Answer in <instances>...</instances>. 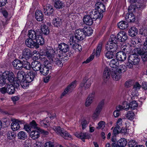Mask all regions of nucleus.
<instances>
[{
	"label": "nucleus",
	"instance_id": "nucleus-22",
	"mask_svg": "<svg viewBox=\"0 0 147 147\" xmlns=\"http://www.w3.org/2000/svg\"><path fill=\"white\" fill-rule=\"evenodd\" d=\"M92 18L88 14L85 16L83 18V22L86 25L91 26L93 23Z\"/></svg>",
	"mask_w": 147,
	"mask_h": 147
},
{
	"label": "nucleus",
	"instance_id": "nucleus-55",
	"mask_svg": "<svg viewBox=\"0 0 147 147\" xmlns=\"http://www.w3.org/2000/svg\"><path fill=\"white\" fill-rule=\"evenodd\" d=\"M128 130V129L127 128L122 127L121 128H120L119 129V131H118L117 134L120 133H121L125 135L127 133Z\"/></svg>",
	"mask_w": 147,
	"mask_h": 147
},
{
	"label": "nucleus",
	"instance_id": "nucleus-39",
	"mask_svg": "<svg viewBox=\"0 0 147 147\" xmlns=\"http://www.w3.org/2000/svg\"><path fill=\"white\" fill-rule=\"evenodd\" d=\"M36 40V42L38 45H42L44 43V40L41 35L38 34L37 37L35 40Z\"/></svg>",
	"mask_w": 147,
	"mask_h": 147
},
{
	"label": "nucleus",
	"instance_id": "nucleus-8",
	"mask_svg": "<svg viewBox=\"0 0 147 147\" xmlns=\"http://www.w3.org/2000/svg\"><path fill=\"white\" fill-rule=\"evenodd\" d=\"M75 33V38L78 41L83 40L85 37L82 29H79L76 30Z\"/></svg>",
	"mask_w": 147,
	"mask_h": 147
},
{
	"label": "nucleus",
	"instance_id": "nucleus-11",
	"mask_svg": "<svg viewBox=\"0 0 147 147\" xmlns=\"http://www.w3.org/2000/svg\"><path fill=\"white\" fill-rule=\"evenodd\" d=\"M33 40L30 38H28L25 41L26 45L28 47L33 48L35 47L36 48H39V45H37L36 42L34 41Z\"/></svg>",
	"mask_w": 147,
	"mask_h": 147
},
{
	"label": "nucleus",
	"instance_id": "nucleus-3",
	"mask_svg": "<svg viewBox=\"0 0 147 147\" xmlns=\"http://www.w3.org/2000/svg\"><path fill=\"white\" fill-rule=\"evenodd\" d=\"M51 68V64L48 60H46L44 61V65H42L40 71L42 74L45 76L48 74L49 70Z\"/></svg>",
	"mask_w": 147,
	"mask_h": 147
},
{
	"label": "nucleus",
	"instance_id": "nucleus-25",
	"mask_svg": "<svg viewBox=\"0 0 147 147\" xmlns=\"http://www.w3.org/2000/svg\"><path fill=\"white\" fill-rule=\"evenodd\" d=\"M125 19L128 22H132L135 21V17L132 13H129L126 15Z\"/></svg>",
	"mask_w": 147,
	"mask_h": 147
},
{
	"label": "nucleus",
	"instance_id": "nucleus-42",
	"mask_svg": "<svg viewBox=\"0 0 147 147\" xmlns=\"http://www.w3.org/2000/svg\"><path fill=\"white\" fill-rule=\"evenodd\" d=\"M61 136L65 139L71 140L72 139L71 136L66 131H64L62 134H61Z\"/></svg>",
	"mask_w": 147,
	"mask_h": 147
},
{
	"label": "nucleus",
	"instance_id": "nucleus-58",
	"mask_svg": "<svg viewBox=\"0 0 147 147\" xmlns=\"http://www.w3.org/2000/svg\"><path fill=\"white\" fill-rule=\"evenodd\" d=\"M94 55L95 53H93L90 56L86 61L83 62V63H87L90 62L94 59Z\"/></svg>",
	"mask_w": 147,
	"mask_h": 147
},
{
	"label": "nucleus",
	"instance_id": "nucleus-50",
	"mask_svg": "<svg viewBox=\"0 0 147 147\" xmlns=\"http://www.w3.org/2000/svg\"><path fill=\"white\" fill-rule=\"evenodd\" d=\"M73 49L75 50L76 51H82V47L81 45L77 44H74L72 47Z\"/></svg>",
	"mask_w": 147,
	"mask_h": 147
},
{
	"label": "nucleus",
	"instance_id": "nucleus-64",
	"mask_svg": "<svg viewBox=\"0 0 147 147\" xmlns=\"http://www.w3.org/2000/svg\"><path fill=\"white\" fill-rule=\"evenodd\" d=\"M44 147H54V145L53 142H48L45 143Z\"/></svg>",
	"mask_w": 147,
	"mask_h": 147
},
{
	"label": "nucleus",
	"instance_id": "nucleus-1",
	"mask_svg": "<svg viewBox=\"0 0 147 147\" xmlns=\"http://www.w3.org/2000/svg\"><path fill=\"white\" fill-rule=\"evenodd\" d=\"M69 49L68 45L64 43H61L59 44L58 47L55 49V53L56 55L59 57L63 56V53H65Z\"/></svg>",
	"mask_w": 147,
	"mask_h": 147
},
{
	"label": "nucleus",
	"instance_id": "nucleus-4",
	"mask_svg": "<svg viewBox=\"0 0 147 147\" xmlns=\"http://www.w3.org/2000/svg\"><path fill=\"white\" fill-rule=\"evenodd\" d=\"M87 13L92 18L96 20L99 19L100 20L103 17V14L98 12L96 9L89 10L87 11Z\"/></svg>",
	"mask_w": 147,
	"mask_h": 147
},
{
	"label": "nucleus",
	"instance_id": "nucleus-23",
	"mask_svg": "<svg viewBox=\"0 0 147 147\" xmlns=\"http://www.w3.org/2000/svg\"><path fill=\"white\" fill-rule=\"evenodd\" d=\"M32 68L34 71L40 70L42 65L40 62L36 61L32 62Z\"/></svg>",
	"mask_w": 147,
	"mask_h": 147
},
{
	"label": "nucleus",
	"instance_id": "nucleus-6",
	"mask_svg": "<svg viewBox=\"0 0 147 147\" xmlns=\"http://www.w3.org/2000/svg\"><path fill=\"white\" fill-rule=\"evenodd\" d=\"M5 80H7L10 82H12L14 80V76L13 72L9 71H4L2 74Z\"/></svg>",
	"mask_w": 147,
	"mask_h": 147
},
{
	"label": "nucleus",
	"instance_id": "nucleus-31",
	"mask_svg": "<svg viewBox=\"0 0 147 147\" xmlns=\"http://www.w3.org/2000/svg\"><path fill=\"white\" fill-rule=\"evenodd\" d=\"M7 93L9 94H14L15 91V87L11 84H8L6 87Z\"/></svg>",
	"mask_w": 147,
	"mask_h": 147
},
{
	"label": "nucleus",
	"instance_id": "nucleus-2",
	"mask_svg": "<svg viewBox=\"0 0 147 147\" xmlns=\"http://www.w3.org/2000/svg\"><path fill=\"white\" fill-rule=\"evenodd\" d=\"M37 74L36 71H30L26 75V80H24L23 84H22V86L23 88H25L28 85L27 83H29L33 81Z\"/></svg>",
	"mask_w": 147,
	"mask_h": 147
},
{
	"label": "nucleus",
	"instance_id": "nucleus-41",
	"mask_svg": "<svg viewBox=\"0 0 147 147\" xmlns=\"http://www.w3.org/2000/svg\"><path fill=\"white\" fill-rule=\"evenodd\" d=\"M64 6V3L60 0L57 1L55 2L54 6L56 9L62 8Z\"/></svg>",
	"mask_w": 147,
	"mask_h": 147
},
{
	"label": "nucleus",
	"instance_id": "nucleus-21",
	"mask_svg": "<svg viewBox=\"0 0 147 147\" xmlns=\"http://www.w3.org/2000/svg\"><path fill=\"white\" fill-rule=\"evenodd\" d=\"M12 65L15 69H21L22 68V62L18 59H16L13 62Z\"/></svg>",
	"mask_w": 147,
	"mask_h": 147
},
{
	"label": "nucleus",
	"instance_id": "nucleus-53",
	"mask_svg": "<svg viewBox=\"0 0 147 147\" xmlns=\"http://www.w3.org/2000/svg\"><path fill=\"white\" fill-rule=\"evenodd\" d=\"M105 122L104 121H101L98 123V126L96 128L98 129H102L105 127Z\"/></svg>",
	"mask_w": 147,
	"mask_h": 147
},
{
	"label": "nucleus",
	"instance_id": "nucleus-29",
	"mask_svg": "<svg viewBox=\"0 0 147 147\" xmlns=\"http://www.w3.org/2000/svg\"><path fill=\"white\" fill-rule=\"evenodd\" d=\"M18 139L20 140H24L27 138V133L23 131H19L17 134Z\"/></svg>",
	"mask_w": 147,
	"mask_h": 147
},
{
	"label": "nucleus",
	"instance_id": "nucleus-40",
	"mask_svg": "<svg viewBox=\"0 0 147 147\" xmlns=\"http://www.w3.org/2000/svg\"><path fill=\"white\" fill-rule=\"evenodd\" d=\"M41 30L42 32L45 34H48L49 32V30L48 27L45 24L41 25Z\"/></svg>",
	"mask_w": 147,
	"mask_h": 147
},
{
	"label": "nucleus",
	"instance_id": "nucleus-32",
	"mask_svg": "<svg viewBox=\"0 0 147 147\" xmlns=\"http://www.w3.org/2000/svg\"><path fill=\"white\" fill-rule=\"evenodd\" d=\"M25 73L24 72L22 71H19L17 74V79L20 82H24V78Z\"/></svg>",
	"mask_w": 147,
	"mask_h": 147
},
{
	"label": "nucleus",
	"instance_id": "nucleus-26",
	"mask_svg": "<svg viewBox=\"0 0 147 147\" xmlns=\"http://www.w3.org/2000/svg\"><path fill=\"white\" fill-rule=\"evenodd\" d=\"M118 27L121 30H124L126 29L129 26L128 23L124 21L120 22L117 24Z\"/></svg>",
	"mask_w": 147,
	"mask_h": 147
},
{
	"label": "nucleus",
	"instance_id": "nucleus-7",
	"mask_svg": "<svg viewBox=\"0 0 147 147\" xmlns=\"http://www.w3.org/2000/svg\"><path fill=\"white\" fill-rule=\"evenodd\" d=\"M93 81V79L92 77L89 78L86 81L83 80L80 84L79 88H83L85 90L87 89L90 87Z\"/></svg>",
	"mask_w": 147,
	"mask_h": 147
},
{
	"label": "nucleus",
	"instance_id": "nucleus-38",
	"mask_svg": "<svg viewBox=\"0 0 147 147\" xmlns=\"http://www.w3.org/2000/svg\"><path fill=\"white\" fill-rule=\"evenodd\" d=\"M137 29L136 28L134 27H131L129 31V35L131 37L135 36L137 34Z\"/></svg>",
	"mask_w": 147,
	"mask_h": 147
},
{
	"label": "nucleus",
	"instance_id": "nucleus-18",
	"mask_svg": "<svg viewBox=\"0 0 147 147\" xmlns=\"http://www.w3.org/2000/svg\"><path fill=\"white\" fill-rule=\"evenodd\" d=\"M75 135L76 137L82 140L84 142H85L84 140L85 139H89L90 138V134L86 133L76 132Z\"/></svg>",
	"mask_w": 147,
	"mask_h": 147
},
{
	"label": "nucleus",
	"instance_id": "nucleus-43",
	"mask_svg": "<svg viewBox=\"0 0 147 147\" xmlns=\"http://www.w3.org/2000/svg\"><path fill=\"white\" fill-rule=\"evenodd\" d=\"M53 129L58 135L60 136L64 131L63 128L59 126H54L53 127Z\"/></svg>",
	"mask_w": 147,
	"mask_h": 147
},
{
	"label": "nucleus",
	"instance_id": "nucleus-17",
	"mask_svg": "<svg viewBox=\"0 0 147 147\" xmlns=\"http://www.w3.org/2000/svg\"><path fill=\"white\" fill-rule=\"evenodd\" d=\"M43 9L45 15H50L53 13L54 11L53 7L50 4H47L45 7H44Z\"/></svg>",
	"mask_w": 147,
	"mask_h": 147
},
{
	"label": "nucleus",
	"instance_id": "nucleus-47",
	"mask_svg": "<svg viewBox=\"0 0 147 147\" xmlns=\"http://www.w3.org/2000/svg\"><path fill=\"white\" fill-rule=\"evenodd\" d=\"M126 116L128 119L130 120H132L134 118L135 114L132 111H129L127 112Z\"/></svg>",
	"mask_w": 147,
	"mask_h": 147
},
{
	"label": "nucleus",
	"instance_id": "nucleus-28",
	"mask_svg": "<svg viewBox=\"0 0 147 147\" xmlns=\"http://www.w3.org/2000/svg\"><path fill=\"white\" fill-rule=\"evenodd\" d=\"M40 131L37 130H32L30 134V137L33 140H36L40 136Z\"/></svg>",
	"mask_w": 147,
	"mask_h": 147
},
{
	"label": "nucleus",
	"instance_id": "nucleus-37",
	"mask_svg": "<svg viewBox=\"0 0 147 147\" xmlns=\"http://www.w3.org/2000/svg\"><path fill=\"white\" fill-rule=\"evenodd\" d=\"M61 23V19L57 17L55 18L53 20V24L55 27L59 26Z\"/></svg>",
	"mask_w": 147,
	"mask_h": 147
},
{
	"label": "nucleus",
	"instance_id": "nucleus-35",
	"mask_svg": "<svg viewBox=\"0 0 147 147\" xmlns=\"http://www.w3.org/2000/svg\"><path fill=\"white\" fill-rule=\"evenodd\" d=\"M126 67L124 65H121L118 66L115 70L119 73L121 74L125 72L126 70Z\"/></svg>",
	"mask_w": 147,
	"mask_h": 147
},
{
	"label": "nucleus",
	"instance_id": "nucleus-44",
	"mask_svg": "<svg viewBox=\"0 0 147 147\" xmlns=\"http://www.w3.org/2000/svg\"><path fill=\"white\" fill-rule=\"evenodd\" d=\"M22 68H24L27 70H30L31 69V65L30 63L27 61H24L22 62Z\"/></svg>",
	"mask_w": 147,
	"mask_h": 147
},
{
	"label": "nucleus",
	"instance_id": "nucleus-61",
	"mask_svg": "<svg viewBox=\"0 0 147 147\" xmlns=\"http://www.w3.org/2000/svg\"><path fill=\"white\" fill-rule=\"evenodd\" d=\"M88 124V122L85 120H82L81 122L82 129H84L86 127V126Z\"/></svg>",
	"mask_w": 147,
	"mask_h": 147
},
{
	"label": "nucleus",
	"instance_id": "nucleus-54",
	"mask_svg": "<svg viewBox=\"0 0 147 147\" xmlns=\"http://www.w3.org/2000/svg\"><path fill=\"white\" fill-rule=\"evenodd\" d=\"M93 101V100L87 97L85 102V105L86 107L90 106Z\"/></svg>",
	"mask_w": 147,
	"mask_h": 147
},
{
	"label": "nucleus",
	"instance_id": "nucleus-56",
	"mask_svg": "<svg viewBox=\"0 0 147 147\" xmlns=\"http://www.w3.org/2000/svg\"><path fill=\"white\" fill-rule=\"evenodd\" d=\"M106 57L109 59H111L113 58L114 55L113 52L109 51H108L105 54Z\"/></svg>",
	"mask_w": 147,
	"mask_h": 147
},
{
	"label": "nucleus",
	"instance_id": "nucleus-51",
	"mask_svg": "<svg viewBox=\"0 0 147 147\" xmlns=\"http://www.w3.org/2000/svg\"><path fill=\"white\" fill-rule=\"evenodd\" d=\"M134 54H138L139 55H142L143 54H144L145 51L143 49H141L140 48H136L134 50Z\"/></svg>",
	"mask_w": 147,
	"mask_h": 147
},
{
	"label": "nucleus",
	"instance_id": "nucleus-12",
	"mask_svg": "<svg viewBox=\"0 0 147 147\" xmlns=\"http://www.w3.org/2000/svg\"><path fill=\"white\" fill-rule=\"evenodd\" d=\"M54 53L56 55V53H55V49L53 50L52 48H50L49 50H47L46 52L45 55L50 61H53L54 59Z\"/></svg>",
	"mask_w": 147,
	"mask_h": 147
},
{
	"label": "nucleus",
	"instance_id": "nucleus-5",
	"mask_svg": "<svg viewBox=\"0 0 147 147\" xmlns=\"http://www.w3.org/2000/svg\"><path fill=\"white\" fill-rule=\"evenodd\" d=\"M24 122L23 121L18 119H14L11 125V129L13 131H16L19 129L20 128V124H24Z\"/></svg>",
	"mask_w": 147,
	"mask_h": 147
},
{
	"label": "nucleus",
	"instance_id": "nucleus-36",
	"mask_svg": "<svg viewBox=\"0 0 147 147\" xmlns=\"http://www.w3.org/2000/svg\"><path fill=\"white\" fill-rule=\"evenodd\" d=\"M119 65V62L117 59H112L110 61L109 63L110 66L113 68H116Z\"/></svg>",
	"mask_w": 147,
	"mask_h": 147
},
{
	"label": "nucleus",
	"instance_id": "nucleus-10",
	"mask_svg": "<svg viewBox=\"0 0 147 147\" xmlns=\"http://www.w3.org/2000/svg\"><path fill=\"white\" fill-rule=\"evenodd\" d=\"M22 55L21 59L24 58L27 60L31 57L32 51L30 49L26 48L23 50Z\"/></svg>",
	"mask_w": 147,
	"mask_h": 147
},
{
	"label": "nucleus",
	"instance_id": "nucleus-57",
	"mask_svg": "<svg viewBox=\"0 0 147 147\" xmlns=\"http://www.w3.org/2000/svg\"><path fill=\"white\" fill-rule=\"evenodd\" d=\"M5 80L2 74H0V86H3L6 83Z\"/></svg>",
	"mask_w": 147,
	"mask_h": 147
},
{
	"label": "nucleus",
	"instance_id": "nucleus-30",
	"mask_svg": "<svg viewBox=\"0 0 147 147\" xmlns=\"http://www.w3.org/2000/svg\"><path fill=\"white\" fill-rule=\"evenodd\" d=\"M102 108L97 106L92 115L93 119H96L98 118L102 109Z\"/></svg>",
	"mask_w": 147,
	"mask_h": 147
},
{
	"label": "nucleus",
	"instance_id": "nucleus-48",
	"mask_svg": "<svg viewBox=\"0 0 147 147\" xmlns=\"http://www.w3.org/2000/svg\"><path fill=\"white\" fill-rule=\"evenodd\" d=\"M30 125L31 127L38 131H40V128L37 126V124L33 120L32 122H31L30 123Z\"/></svg>",
	"mask_w": 147,
	"mask_h": 147
},
{
	"label": "nucleus",
	"instance_id": "nucleus-49",
	"mask_svg": "<svg viewBox=\"0 0 147 147\" xmlns=\"http://www.w3.org/2000/svg\"><path fill=\"white\" fill-rule=\"evenodd\" d=\"M130 108L132 110L136 109L138 106L137 102L135 101H132L129 104Z\"/></svg>",
	"mask_w": 147,
	"mask_h": 147
},
{
	"label": "nucleus",
	"instance_id": "nucleus-34",
	"mask_svg": "<svg viewBox=\"0 0 147 147\" xmlns=\"http://www.w3.org/2000/svg\"><path fill=\"white\" fill-rule=\"evenodd\" d=\"M82 30L85 36H89L92 33V29L89 27H84Z\"/></svg>",
	"mask_w": 147,
	"mask_h": 147
},
{
	"label": "nucleus",
	"instance_id": "nucleus-52",
	"mask_svg": "<svg viewBox=\"0 0 147 147\" xmlns=\"http://www.w3.org/2000/svg\"><path fill=\"white\" fill-rule=\"evenodd\" d=\"M53 61L56 65L60 67H61L63 66V63L58 58L55 59Z\"/></svg>",
	"mask_w": 147,
	"mask_h": 147
},
{
	"label": "nucleus",
	"instance_id": "nucleus-62",
	"mask_svg": "<svg viewBox=\"0 0 147 147\" xmlns=\"http://www.w3.org/2000/svg\"><path fill=\"white\" fill-rule=\"evenodd\" d=\"M124 110L126 111L128 110L130 108L129 104L127 102H124L123 104Z\"/></svg>",
	"mask_w": 147,
	"mask_h": 147
},
{
	"label": "nucleus",
	"instance_id": "nucleus-16",
	"mask_svg": "<svg viewBox=\"0 0 147 147\" xmlns=\"http://www.w3.org/2000/svg\"><path fill=\"white\" fill-rule=\"evenodd\" d=\"M95 8L96 10H98V12L102 14L105 11V7L104 5L100 2L96 3L95 5Z\"/></svg>",
	"mask_w": 147,
	"mask_h": 147
},
{
	"label": "nucleus",
	"instance_id": "nucleus-27",
	"mask_svg": "<svg viewBox=\"0 0 147 147\" xmlns=\"http://www.w3.org/2000/svg\"><path fill=\"white\" fill-rule=\"evenodd\" d=\"M111 75L112 78L115 81L119 80L121 78V74L115 70L112 71Z\"/></svg>",
	"mask_w": 147,
	"mask_h": 147
},
{
	"label": "nucleus",
	"instance_id": "nucleus-33",
	"mask_svg": "<svg viewBox=\"0 0 147 147\" xmlns=\"http://www.w3.org/2000/svg\"><path fill=\"white\" fill-rule=\"evenodd\" d=\"M35 18L38 21H41L43 19V16L42 12L39 10L36 11L35 12Z\"/></svg>",
	"mask_w": 147,
	"mask_h": 147
},
{
	"label": "nucleus",
	"instance_id": "nucleus-19",
	"mask_svg": "<svg viewBox=\"0 0 147 147\" xmlns=\"http://www.w3.org/2000/svg\"><path fill=\"white\" fill-rule=\"evenodd\" d=\"M111 73V72L110 69L107 67H105L103 73V80L105 81H107L109 79Z\"/></svg>",
	"mask_w": 147,
	"mask_h": 147
},
{
	"label": "nucleus",
	"instance_id": "nucleus-60",
	"mask_svg": "<svg viewBox=\"0 0 147 147\" xmlns=\"http://www.w3.org/2000/svg\"><path fill=\"white\" fill-rule=\"evenodd\" d=\"M133 84V81L131 80H128L125 82V86L126 88H129L131 87Z\"/></svg>",
	"mask_w": 147,
	"mask_h": 147
},
{
	"label": "nucleus",
	"instance_id": "nucleus-13",
	"mask_svg": "<svg viewBox=\"0 0 147 147\" xmlns=\"http://www.w3.org/2000/svg\"><path fill=\"white\" fill-rule=\"evenodd\" d=\"M128 58L129 59V61L132 62L134 65L138 64L140 61L139 56L134 53L130 55Z\"/></svg>",
	"mask_w": 147,
	"mask_h": 147
},
{
	"label": "nucleus",
	"instance_id": "nucleus-9",
	"mask_svg": "<svg viewBox=\"0 0 147 147\" xmlns=\"http://www.w3.org/2000/svg\"><path fill=\"white\" fill-rule=\"evenodd\" d=\"M117 39L119 41L124 42L127 38L126 33L124 31H120L117 36Z\"/></svg>",
	"mask_w": 147,
	"mask_h": 147
},
{
	"label": "nucleus",
	"instance_id": "nucleus-24",
	"mask_svg": "<svg viewBox=\"0 0 147 147\" xmlns=\"http://www.w3.org/2000/svg\"><path fill=\"white\" fill-rule=\"evenodd\" d=\"M39 34V33L36 31L33 30H30L28 32V38L35 40Z\"/></svg>",
	"mask_w": 147,
	"mask_h": 147
},
{
	"label": "nucleus",
	"instance_id": "nucleus-20",
	"mask_svg": "<svg viewBox=\"0 0 147 147\" xmlns=\"http://www.w3.org/2000/svg\"><path fill=\"white\" fill-rule=\"evenodd\" d=\"M116 57L118 60L123 61L126 59V55L125 53L123 51H119L117 53Z\"/></svg>",
	"mask_w": 147,
	"mask_h": 147
},
{
	"label": "nucleus",
	"instance_id": "nucleus-59",
	"mask_svg": "<svg viewBox=\"0 0 147 147\" xmlns=\"http://www.w3.org/2000/svg\"><path fill=\"white\" fill-rule=\"evenodd\" d=\"M136 143L134 140H131L128 143V145L129 147H135Z\"/></svg>",
	"mask_w": 147,
	"mask_h": 147
},
{
	"label": "nucleus",
	"instance_id": "nucleus-45",
	"mask_svg": "<svg viewBox=\"0 0 147 147\" xmlns=\"http://www.w3.org/2000/svg\"><path fill=\"white\" fill-rule=\"evenodd\" d=\"M117 144L120 146V147H124L126 146L127 141L125 139L121 138L118 141Z\"/></svg>",
	"mask_w": 147,
	"mask_h": 147
},
{
	"label": "nucleus",
	"instance_id": "nucleus-63",
	"mask_svg": "<svg viewBox=\"0 0 147 147\" xmlns=\"http://www.w3.org/2000/svg\"><path fill=\"white\" fill-rule=\"evenodd\" d=\"M7 138L9 139H11L14 136V133L11 131H9L7 134Z\"/></svg>",
	"mask_w": 147,
	"mask_h": 147
},
{
	"label": "nucleus",
	"instance_id": "nucleus-46",
	"mask_svg": "<svg viewBox=\"0 0 147 147\" xmlns=\"http://www.w3.org/2000/svg\"><path fill=\"white\" fill-rule=\"evenodd\" d=\"M102 42L100 43L98 45L95 53V56L96 57H98L100 55L102 49Z\"/></svg>",
	"mask_w": 147,
	"mask_h": 147
},
{
	"label": "nucleus",
	"instance_id": "nucleus-14",
	"mask_svg": "<svg viewBox=\"0 0 147 147\" xmlns=\"http://www.w3.org/2000/svg\"><path fill=\"white\" fill-rule=\"evenodd\" d=\"M122 119L121 118H119L117 120L116 127L113 130V134L114 135H116L117 134L118 131H119L122 125Z\"/></svg>",
	"mask_w": 147,
	"mask_h": 147
},
{
	"label": "nucleus",
	"instance_id": "nucleus-15",
	"mask_svg": "<svg viewBox=\"0 0 147 147\" xmlns=\"http://www.w3.org/2000/svg\"><path fill=\"white\" fill-rule=\"evenodd\" d=\"M106 49L107 50L113 49V52L115 51L117 49V45L115 42L108 41L105 46Z\"/></svg>",
	"mask_w": 147,
	"mask_h": 147
}]
</instances>
